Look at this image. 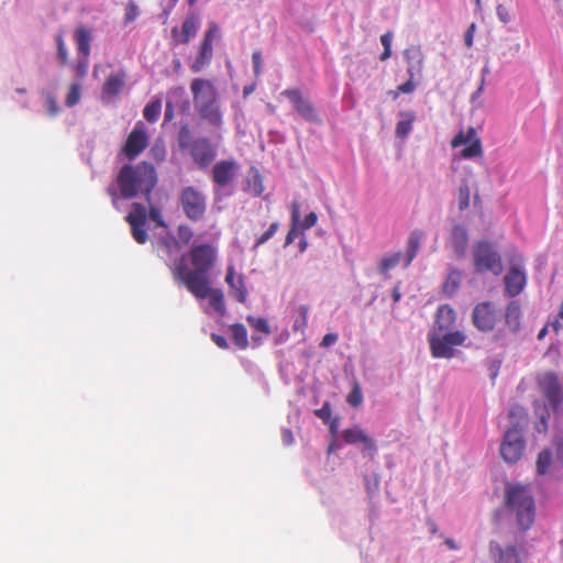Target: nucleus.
I'll use <instances>...</instances> for the list:
<instances>
[{"label":"nucleus","mask_w":563,"mask_h":563,"mask_svg":"<svg viewBox=\"0 0 563 563\" xmlns=\"http://www.w3.org/2000/svg\"><path fill=\"white\" fill-rule=\"evenodd\" d=\"M147 210L145 206L140 202H133L131 210L125 217V221L131 228V234L136 243L145 244L148 240L146 231Z\"/></svg>","instance_id":"f8f14e48"},{"label":"nucleus","mask_w":563,"mask_h":563,"mask_svg":"<svg viewBox=\"0 0 563 563\" xmlns=\"http://www.w3.org/2000/svg\"><path fill=\"white\" fill-rule=\"evenodd\" d=\"M282 441L287 446L294 443V435L290 429H284L282 431Z\"/></svg>","instance_id":"0e129e2a"},{"label":"nucleus","mask_w":563,"mask_h":563,"mask_svg":"<svg viewBox=\"0 0 563 563\" xmlns=\"http://www.w3.org/2000/svg\"><path fill=\"white\" fill-rule=\"evenodd\" d=\"M252 62H253V67H254V75H255V77H258L262 73V66H263L262 53L260 51L253 52Z\"/></svg>","instance_id":"8fccbe9b"},{"label":"nucleus","mask_w":563,"mask_h":563,"mask_svg":"<svg viewBox=\"0 0 563 563\" xmlns=\"http://www.w3.org/2000/svg\"><path fill=\"white\" fill-rule=\"evenodd\" d=\"M423 236H424V234L420 230H415L410 233V235L408 238V243H407L408 247H407L406 262H405L406 267L409 266L411 264V262L413 261V258L417 256Z\"/></svg>","instance_id":"cd10ccee"},{"label":"nucleus","mask_w":563,"mask_h":563,"mask_svg":"<svg viewBox=\"0 0 563 563\" xmlns=\"http://www.w3.org/2000/svg\"><path fill=\"white\" fill-rule=\"evenodd\" d=\"M505 324L511 332H517L521 324V306L512 300L508 303L505 311Z\"/></svg>","instance_id":"a878e982"},{"label":"nucleus","mask_w":563,"mask_h":563,"mask_svg":"<svg viewBox=\"0 0 563 563\" xmlns=\"http://www.w3.org/2000/svg\"><path fill=\"white\" fill-rule=\"evenodd\" d=\"M198 31V18L196 13H189L181 25V32L179 42L187 44L191 37L197 34Z\"/></svg>","instance_id":"c756f323"},{"label":"nucleus","mask_w":563,"mask_h":563,"mask_svg":"<svg viewBox=\"0 0 563 563\" xmlns=\"http://www.w3.org/2000/svg\"><path fill=\"white\" fill-rule=\"evenodd\" d=\"M462 278L463 275L461 271L456 268L452 269L443 284L444 294L449 296L455 294L461 286Z\"/></svg>","instance_id":"473e14b6"},{"label":"nucleus","mask_w":563,"mask_h":563,"mask_svg":"<svg viewBox=\"0 0 563 563\" xmlns=\"http://www.w3.org/2000/svg\"><path fill=\"white\" fill-rule=\"evenodd\" d=\"M404 56L408 64V75L411 79L421 76L423 70L424 56L419 46H410L405 49Z\"/></svg>","instance_id":"aec40b11"},{"label":"nucleus","mask_w":563,"mask_h":563,"mask_svg":"<svg viewBox=\"0 0 563 563\" xmlns=\"http://www.w3.org/2000/svg\"><path fill=\"white\" fill-rule=\"evenodd\" d=\"M465 145L461 151L460 156L464 159L481 157L483 155L482 141L477 136L474 128H468L466 131H460L452 140L451 146L453 148Z\"/></svg>","instance_id":"9d476101"},{"label":"nucleus","mask_w":563,"mask_h":563,"mask_svg":"<svg viewBox=\"0 0 563 563\" xmlns=\"http://www.w3.org/2000/svg\"><path fill=\"white\" fill-rule=\"evenodd\" d=\"M279 228L278 222H274L269 225V228L256 240L254 247H258L260 245L266 243L269 239L274 236Z\"/></svg>","instance_id":"49530a36"},{"label":"nucleus","mask_w":563,"mask_h":563,"mask_svg":"<svg viewBox=\"0 0 563 563\" xmlns=\"http://www.w3.org/2000/svg\"><path fill=\"white\" fill-rule=\"evenodd\" d=\"M316 416L323 421H328L331 417V407L325 402L320 409L316 410Z\"/></svg>","instance_id":"6e6d98bb"},{"label":"nucleus","mask_w":563,"mask_h":563,"mask_svg":"<svg viewBox=\"0 0 563 563\" xmlns=\"http://www.w3.org/2000/svg\"><path fill=\"white\" fill-rule=\"evenodd\" d=\"M179 203L185 216L198 222L203 219L207 211L206 197L195 187H185L179 195Z\"/></svg>","instance_id":"423d86ee"},{"label":"nucleus","mask_w":563,"mask_h":563,"mask_svg":"<svg viewBox=\"0 0 563 563\" xmlns=\"http://www.w3.org/2000/svg\"><path fill=\"white\" fill-rule=\"evenodd\" d=\"M499 318V310L490 301L477 303L472 311V322L481 332H492L496 328Z\"/></svg>","instance_id":"1a4fd4ad"},{"label":"nucleus","mask_w":563,"mask_h":563,"mask_svg":"<svg viewBox=\"0 0 563 563\" xmlns=\"http://www.w3.org/2000/svg\"><path fill=\"white\" fill-rule=\"evenodd\" d=\"M148 218L156 223V227H159V228H167V223L165 222V220L163 219L162 217V213L159 211V209H157L156 207H151L150 210H148Z\"/></svg>","instance_id":"de8ad7c7"},{"label":"nucleus","mask_w":563,"mask_h":563,"mask_svg":"<svg viewBox=\"0 0 563 563\" xmlns=\"http://www.w3.org/2000/svg\"><path fill=\"white\" fill-rule=\"evenodd\" d=\"M211 340L214 342V344L220 347V349H228L229 347V344H228V341L224 336L220 335V334H216V333H212L211 334Z\"/></svg>","instance_id":"052dcab7"},{"label":"nucleus","mask_w":563,"mask_h":563,"mask_svg":"<svg viewBox=\"0 0 563 563\" xmlns=\"http://www.w3.org/2000/svg\"><path fill=\"white\" fill-rule=\"evenodd\" d=\"M346 401L350 406L357 408L363 401V395L358 383H354L351 391L347 395Z\"/></svg>","instance_id":"ea45409f"},{"label":"nucleus","mask_w":563,"mask_h":563,"mask_svg":"<svg viewBox=\"0 0 563 563\" xmlns=\"http://www.w3.org/2000/svg\"><path fill=\"white\" fill-rule=\"evenodd\" d=\"M451 235H452V243H453L455 253L459 256L464 255L466 247H467V242H468L466 229L462 225H455L452 229Z\"/></svg>","instance_id":"c85d7f7f"},{"label":"nucleus","mask_w":563,"mask_h":563,"mask_svg":"<svg viewBox=\"0 0 563 563\" xmlns=\"http://www.w3.org/2000/svg\"><path fill=\"white\" fill-rule=\"evenodd\" d=\"M235 271L233 266H229L227 269L225 283L232 290V296L241 303H244L247 299V289L244 284L243 276H239L238 280L234 279Z\"/></svg>","instance_id":"393cba45"},{"label":"nucleus","mask_w":563,"mask_h":563,"mask_svg":"<svg viewBox=\"0 0 563 563\" xmlns=\"http://www.w3.org/2000/svg\"><path fill=\"white\" fill-rule=\"evenodd\" d=\"M212 54H213L212 44L202 42L201 46H200L199 54L196 57L195 62L190 66V69L192 70V73L201 71L211 62Z\"/></svg>","instance_id":"bb28decb"},{"label":"nucleus","mask_w":563,"mask_h":563,"mask_svg":"<svg viewBox=\"0 0 563 563\" xmlns=\"http://www.w3.org/2000/svg\"><path fill=\"white\" fill-rule=\"evenodd\" d=\"M239 163L234 159H221L211 169V180L214 185V194L218 189L231 186L239 173Z\"/></svg>","instance_id":"9b49d317"},{"label":"nucleus","mask_w":563,"mask_h":563,"mask_svg":"<svg viewBox=\"0 0 563 563\" xmlns=\"http://www.w3.org/2000/svg\"><path fill=\"white\" fill-rule=\"evenodd\" d=\"M474 32H475V24L472 23L470 25V27L467 29L466 33H465V36H464V42H465V45L467 47H471L473 45V36H474Z\"/></svg>","instance_id":"e2e57ef3"},{"label":"nucleus","mask_w":563,"mask_h":563,"mask_svg":"<svg viewBox=\"0 0 563 563\" xmlns=\"http://www.w3.org/2000/svg\"><path fill=\"white\" fill-rule=\"evenodd\" d=\"M126 73L123 69H120L117 73L110 74L102 87L103 96L108 98L117 97L125 85Z\"/></svg>","instance_id":"5701e85b"},{"label":"nucleus","mask_w":563,"mask_h":563,"mask_svg":"<svg viewBox=\"0 0 563 563\" xmlns=\"http://www.w3.org/2000/svg\"><path fill=\"white\" fill-rule=\"evenodd\" d=\"M136 15H137V9L134 4H131L126 10L125 20L128 22H131L136 18Z\"/></svg>","instance_id":"338daca9"},{"label":"nucleus","mask_w":563,"mask_h":563,"mask_svg":"<svg viewBox=\"0 0 563 563\" xmlns=\"http://www.w3.org/2000/svg\"><path fill=\"white\" fill-rule=\"evenodd\" d=\"M234 344L240 350H245L249 346L247 330L242 323H234L230 327Z\"/></svg>","instance_id":"72a5a7b5"},{"label":"nucleus","mask_w":563,"mask_h":563,"mask_svg":"<svg viewBox=\"0 0 563 563\" xmlns=\"http://www.w3.org/2000/svg\"><path fill=\"white\" fill-rule=\"evenodd\" d=\"M282 95L292 102L296 111L301 118L309 122H314L318 120V114L313 106L302 96V92L299 89H286L282 92Z\"/></svg>","instance_id":"f3484780"},{"label":"nucleus","mask_w":563,"mask_h":563,"mask_svg":"<svg viewBox=\"0 0 563 563\" xmlns=\"http://www.w3.org/2000/svg\"><path fill=\"white\" fill-rule=\"evenodd\" d=\"M195 108L199 117L211 126L220 128L222 125L223 118L219 100L210 103H202Z\"/></svg>","instance_id":"412c9836"},{"label":"nucleus","mask_w":563,"mask_h":563,"mask_svg":"<svg viewBox=\"0 0 563 563\" xmlns=\"http://www.w3.org/2000/svg\"><path fill=\"white\" fill-rule=\"evenodd\" d=\"M218 33L219 26L216 23L210 24L208 31L205 33L202 42L212 44L213 38L218 35Z\"/></svg>","instance_id":"603ef678"},{"label":"nucleus","mask_w":563,"mask_h":563,"mask_svg":"<svg viewBox=\"0 0 563 563\" xmlns=\"http://www.w3.org/2000/svg\"><path fill=\"white\" fill-rule=\"evenodd\" d=\"M117 186L110 184L107 188L111 197L113 207L118 208L120 198L133 199L139 194L151 201V194L157 184V174L155 167L147 162H141L137 165H124L115 179Z\"/></svg>","instance_id":"f257e3e1"},{"label":"nucleus","mask_w":563,"mask_h":563,"mask_svg":"<svg viewBox=\"0 0 563 563\" xmlns=\"http://www.w3.org/2000/svg\"><path fill=\"white\" fill-rule=\"evenodd\" d=\"M317 221H318L317 213L316 212H310V213H308L305 217V219H303V221L301 223V229L308 230V229L314 227L317 224Z\"/></svg>","instance_id":"864d4df0"},{"label":"nucleus","mask_w":563,"mask_h":563,"mask_svg":"<svg viewBox=\"0 0 563 563\" xmlns=\"http://www.w3.org/2000/svg\"><path fill=\"white\" fill-rule=\"evenodd\" d=\"M465 339V334L461 331L449 332L442 336L434 333L429 340L431 353L434 357L450 358L454 354V346L462 345Z\"/></svg>","instance_id":"6e6552de"},{"label":"nucleus","mask_w":563,"mask_h":563,"mask_svg":"<svg viewBox=\"0 0 563 563\" xmlns=\"http://www.w3.org/2000/svg\"><path fill=\"white\" fill-rule=\"evenodd\" d=\"M47 108H48V113L54 117V115H56L58 113L59 108H58V104H57V102H56L54 97H48V99H47Z\"/></svg>","instance_id":"69168bd1"},{"label":"nucleus","mask_w":563,"mask_h":563,"mask_svg":"<svg viewBox=\"0 0 563 563\" xmlns=\"http://www.w3.org/2000/svg\"><path fill=\"white\" fill-rule=\"evenodd\" d=\"M507 510L516 516L521 530H527L534 521V500L530 490L522 485H508L505 492Z\"/></svg>","instance_id":"7ed1b4c3"},{"label":"nucleus","mask_w":563,"mask_h":563,"mask_svg":"<svg viewBox=\"0 0 563 563\" xmlns=\"http://www.w3.org/2000/svg\"><path fill=\"white\" fill-rule=\"evenodd\" d=\"M75 41L77 45V49L80 54H82L85 57H88L90 54V41H91V34L88 29L85 26L77 27L75 32Z\"/></svg>","instance_id":"2f4dec72"},{"label":"nucleus","mask_w":563,"mask_h":563,"mask_svg":"<svg viewBox=\"0 0 563 563\" xmlns=\"http://www.w3.org/2000/svg\"><path fill=\"white\" fill-rule=\"evenodd\" d=\"M162 111V100L155 99L147 103L143 110V115L146 121L154 123L158 120Z\"/></svg>","instance_id":"c9c22d12"},{"label":"nucleus","mask_w":563,"mask_h":563,"mask_svg":"<svg viewBox=\"0 0 563 563\" xmlns=\"http://www.w3.org/2000/svg\"><path fill=\"white\" fill-rule=\"evenodd\" d=\"M80 100V85L71 84L67 93L65 103L67 107H74Z\"/></svg>","instance_id":"79ce46f5"},{"label":"nucleus","mask_w":563,"mask_h":563,"mask_svg":"<svg viewBox=\"0 0 563 563\" xmlns=\"http://www.w3.org/2000/svg\"><path fill=\"white\" fill-rule=\"evenodd\" d=\"M416 89V84L413 82V79L409 77V80L406 82L399 85L397 87V91L395 92V98L398 97L399 93H411Z\"/></svg>","instance_id":"3c124183"},{"label":"nucleus","mask_w":563,"mask_h":563,"mask_svg":"<svg viewBox=\"0 0 563 563\" xmlns=\"http://www.w3.org/2000/svg\"><path fill=\"white\" fill-rule=\"evenodd\" d=\"M391 37H393V33L390 31L384 33L380 36V43L384 46V51L379 56V59L382 62L387 60L391 56Z\"/></svg>","instance_id":"a19ab883"},{"label":"nucleus","mask_w":563,"mask_h":563,"mask_svg":"<svg viewBox=\"0 0 563 563\" xmlns=\"http://www.w3.org/2000/svg\"><path fill=\"white\" fill-rule=\"evenodd\" d=\"M551 463H552L551 452L548 449L542 450L538 454V459H537V473L539 475L547 474L549 467L551 466Z\"/></svg>","instance_id":"e433bc0d"},{"label":"nucleus","mask_w":563,"mask_h":563,"mask_svg":"<svg viewBox=\"0 0 563 563\" xmlns=\"http://www.w3.org/2000/svg\"><path fill=\"white\" fill-rule=\"evenodd\" d=\"M195 107L219 100V93L211 80L195 78L190 84Z\"/></svg>","instance_id":"2eb2a0df"},{"label":"nucleus","mask_w":563,"mask_h":563,"mask_svg":"<svg viewBox=\"0 0 563 563\" xmlns=\"http://www.w3.org/2000/svg\"><path fill=\"white\" fill-rule=\"evenodd\" d=\"M399 115L401 117V120L397 122L395 133L397 137L405 139L412 130L416 114L412 111H402L399 113Z\"/></svg>","instance_id":"7c9ffc66"},{"label":"nucleus","mask_w":563,"mask_h":563,"mask_svg":"<svg viewBox=\"0 0 563 563\" xmlns=\"http://www.w3.org/2000/svg\"><path fill=\"white\" fill-rule=\"evenodd\" d=\"M178 144L181 150L188 148L195 164L206 169L216 158V150L210 141L206 137H199L191 141V135L188 126H181L178 132Z\"/></svg>","instance_id":"20e7f679"},{"label":"nucleus","mask_w":563,"mask_h":563,"mask_svg":"<svg viewBox=\"0 0 563 563\" xmlns=\"http://www.w3.org/2000/svg\"><path fill=\"white\" fill-rule=\"evenodd\" d=\"M339 336L336 333H328L323 336L320 346L329 347L338 341Z\"/></svg>","instance_id":"bf43d9fd"},{"label":"nucleus","mask_w":563,"mask_h":563,"mask_svg":"<svg viewBox=\"0 0 563 563\" xmlns=\"http://www.w3.org/2000/svg\"><path fill=\"white\" fill-rule=\"evenodd\" d=\"M401 258V252H396L383 257L378 265L379 273L386 275L390 269L395 268L400 264Z\"/></svg>","instance_id":"f704fd0d"},{"label":"nucleus","mask_w":563,"mask_h":563,"mask_svg":"<svg viewBox=\"0 0 563 563\" xmlns=\"http://www.w3.org/2000/svg\"><path fill=\"white\" fill-rule=\"evenodd\" d=\"M297 236H298V225L291 224V228L289 229V231L286 235L285 245H289V244L294 243V241L297 239Z\"/></svg>","instance_id":"680f3d73"},{"label":"nucleus","mask_w":563,"mask_h":563,"mask_svg":"<svg viewBox=\"0 0 563 563\" xmlns=\"http://www.w3.org/2000/svg\"><path fill=\"white\" fill-rule=\"evenodd\" d=\"M456 314L454 309L449 305H442L438 308L435 317L434 332L442 333L452 329L455 324Z\"/></svg>","instance_id":"b1692460"},{"label":"nucleus","mask_w":563,"mask_h":563,"mask_svg":"<svg viewBox=\"0 0 563 563\" xmlns=\"http://www.w3.org/2000/svg\"><path fill=\"white\" fill-rule=\"evenodd\" d=\"M548 410L545 408L542 409L540 413V421L537 423V430L539 432H545L548 429Z\"/></svg>","instance_id":"4d7b16f0"},{"label":"nucleus","mask_w":563,"mask_h":563,"mask_svg":"<svg viewBox=\"0 0 563 563\" xmlns=\"http://www.w3.org/2000/svg\"><path fill=\"white\" fill-rule=\"evenodd\" d=\"M505 292L508 297L518 296L525 288L527 277L523 271L511 267L504 277Z\"/></svg>","instance_id":"6ab92c4d"},{"label":"nucleus","mask_w":563,"mask_h":563,"mask_svg":"<svg viewBox=\"0 0 563 563\" xmlns=\"http://www.w3.org/2000/svg\"><path fill=\"white\" fill-rule=\"evenodd\" d=\"M177 238H178V242H181L183 244H189L190 241L192 240L194 238V231L191 230V228L187 224H180L178 225L177 228Z\"/></svg>","instance_id":"37998d69"},{"label":"nucleus","mask_w":563,"mask_h":563,"mask_svg":"<svg viewBox=\"0 0 563 563\" xmlns=\"http://www.w3.org/2000/svg\"><path fill=\"white\" fill-rule=\"evenodd\" d=\"M147 145L148 136L144 129V124L140 121L129 134L122 152L129 159H134L147 147Z\"/></svg>","instance_id":"4468645a"},{"label":"nucleus","mask_w":563,"mask_h":563,"mask_svg":"<svg viewBox=\"0 0 563 563\" xmlns=\"http://www.w3.org/2000/svg\"><path fill=\"white\" fill-rule=\"evenodd\" d=\"M526 442L518 426L508 429L500 443V455L508 464L517 463L523 455Z\"/></svg>","instance_id":"0eeeda50"},{"label":"nucleus","mask_w":563,"mask_h":563,"mask_svg":"<svg viewBox=\"0 0 563 563\" xmlns=\"http://www.w3.org/2000/svg\"><path fill=\"white\" fill-rule=\"evenodd\" d=\"M199 292H191L198 299L209 298L210 306L218 312L220 316H224L227 312L224 296L221 289L211 288L210 282L206 283V286H199Z\"/></svg>","instance_id":"a211bd4d"},{"label":"nucleus","mask_w":563,"mask_h":563,"mask_svg":"<svg viewBox=\"0 0 563 563\" xmlns=\"http://www.w3.org/2000/svg\"><path fill=\"white\" fill-rule=\"evenodd\" d=\"M246 321L251 327H253L256 331H260L266 335L271 334V329L268 322L264 318H256L253 316H247Z\"/></svg>","instance_id":"58836bf2"},{"label":"nucleus","mask_w":563,"mask_h":563,"mask_svg":"<svg viewBox=\"0 0 563 563\" xmlns=\"http://www.w3.org/2000/svg\"><path fill=\"white\" fill-rule=\"evenodd\" d=\"M473 264L475 273L477 274L492 272L495 276H499L503 273L500 255L494 250V246L486 241H481L474 246Z\"/></svg>","instance_id":"39448f33"},{"label":"nucleus","mask_w":563,"mask_h":563,"mask_svg":"<svg viewBox=\"0 0 563 563\" xmlns=\"http://www.w3.org/2000/svg\"><path fill=\"white\" fill-rule=\"evenodd\" d=\"M159 245L167 256H172L180 250L179 242L173 235L162 238L159 240Z\"/></svg>","instance_id":"4c0bfd02"},{"label":"nucleus","mask_w":563,"mask_h":563,"mask_svg":"<svg viewBox=\"0 0 563 563\" xmlns=\"http://www.w3.org/2000/svg\"><path fill=\"white\" fill-rule=\"evenodd\" d=\"M538 383L550 405L556 410L563 401V386L558 376L552 372H548L538 378Z\"/></svg>","instance_id":"ddd939ff"},{"label":"nucleus","mask_w":563,"mask_h":563,"mask_svg":"<svg viewBox=\"0 0 563 563\" xmlns=\"http://www.w3.org/2000/svg\"><path fill=\"white\" fill-rule=\"evenodd\" d=\"M342 438L346 444L363 443L364 449L371 452L376 451L375 442L360 427L349 428L342 431Z\"/></svg>","instance_id":"4be33fe9"},{"label":"nucleus","mask_w":563,"mask_h":563,"mask_svg":"<svg viewBox=\"0 0 563 563\" xmlns=\"http://www.w3.org/2000/svg\"><path fill=\"white\" fill-rule=\"evenodd\" d=\"M192 269L187 266L185 256H181L172 267L176 280L186 286L190 292H199V286L210 282L209 272L217 261V250L210 244L195 245L189 251Z\"/></svg>","instance_id":"f03ea898"},{"label":"nucleus","mask_w":563,"mask_h":563,"mask_svg":"<svg viewBox=\"0 0 563 563\" xmlns=\"http://www.w3.org/2000/svg\"><path fill=\"white\" fill-rule=\"evenodd\" d=\"M556 454L558 457L563 462V441L556 444Z\"/></svg>","instance_id":"774afa93"},{"label":"nucleus","mask_w":563,"mask_h":563,"mask_svg":"<svg viewBox=\"0 0 563 563\" xmlns=\"http://www.w3.org/2000/svg\"><path fill=\"white\" fill-rule=\"evenodd\" d=\"M56 44H57V57L62 65H66L68 63V54H67V48H66V45H65L62 34H58L56 36Z\"/></svg>","instance_id":"a18cd8bd"},{"label":"nucleus","mask_w":563,"mask_h":563,"mask_svg":"<svg viewBox=\"0 0 563 563\" xmlns=\"http://www.w3.org/2000/svg\"><path fill=\"white\" fill-rule=\"evenodd\" d=\"M488 553L494 563H523L519 549L514 544L503 545L492 540L488 544Z\"/></svg>","instance_id":"dca6fc26"},{"label":"nucleus","mask_w":563,"mask_h":563,"mask_svg":"<svg viewBox=\"0 0 563 563\" xmlns=\"http://www.w3.org/2000/svg\"><path fill=\"white\" fill-rule=\"evenodd\" d=\"M308 312H309V309L307 306L302 305L299 307V313H300L301 320L295 322V324H294L295 331L303 330L307 327Z\"/></svg>","instance_id":"09e8293b"},{"label":"nucleus","mask_w":563,"mask_h":563,"mask_svg":"<svg viewBox=\"0 0 563 563\" xmlns=\"http://www.w3.org/2000/svg\"><path fill=\"white\" fill-rule=\"evenodd\" d=\"M496 13H497V16L498 19L503 22V23H508L510 21V14H509V11L508 9L504 5V4H498L497 8H496Z\"/></svg>","instance_id":"5fc2aeb1"},{"label":"nucleus","mask_w":563,"mask_h":563,"mask_svg":"<svg viewBox=\"0 0 563 563\" xmlns=\"http://www.w3.org/2000/svg\"><path fill=\"white\" fill-rule=\"evenodd\" d=\"M300 221V207L299 203L294 201L291 203V224L298 225Z\"/></svg>","instance_id":"13d9d810"},{"label":"nucleus","mask_w":563,"mask_h":563,"mask_svg":"<svg viewBox=\"0 0 563 563\" xmlns=\"http://www.w3.org/2000/svg\"><path fill=\"white\" fill-rule=\"evenodd\" d=\"M470 188L467 184H464L459 189V209L465 210L470 206Z\"/></svg>","instance_id":"c03bdc74"}]
</instances>
